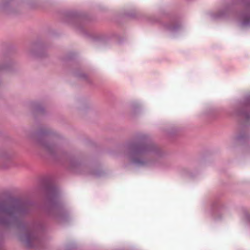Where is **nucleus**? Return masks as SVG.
Listing matches in <instances>:
<instances>
[{"label":"nucleus","mask_w":250,"mask_h":250,"mask_svg":"<svg viewBox=\"0 0 250 250\" xmlns=\"http://www.w3.org/2000/svg\"><path fill=\"white\" fill-rule=\"evenodd\" d=\"M30 210V205L27 203L0 202V225L5 227L16 225L19 223V217Z\"/></svg>","instance_id":"obj_1"},{"label":"nucleus","mask_w":250,"mask_h":250,"mask_svg":"<svg viewBox=\"0 0 250 250\" xmlns=\"http://www.w3.org/2000/svg\"><path fill=\"white\" fill-rule=\"evenodd\" d=\"M46 192V199L50 207L49 214L55 216L57 218L62 219L67 215V212L60 200L58 188L52 184L48 183L44 186Z\"/></svg>","instance_id":"obj_2"},{"label":"nucleus","mask_w":250,"mask_h":250,"mask_svg":"<svg viewBox=\"0 0 250 250\" xmlns=\"http://www.w3.org/2000/svg\"><path fill=\"white\" fill-rule=\"evenodd\" d=\"M42 229L41 223H38L28 227L24 234L21 236V240L29 248H38L42 243L39 235V231Z\"/></svg>","instance_id":"obj_3"},{"label":"nucleus","mask_w":250,"mask_h":250,"mask_svg":"<svg viewBox=\"0 0 250 250\" xmlns=\"http://www.w3.org/2000/svg\"><path fill=\"white\" fill-rule=\"evenodd\" d=\"M44 134H46V132H39L37 134V137L35 139V141L48 152L53 154L57 150V146L48 141L46 137L42 136V135Z\"/></svg>","instance_id":"obj_4"},{"label":"nucleus","mask_w":250,"mask_h":250,"mask_svg":"<svg viewBox=\"0 0 250 250\" xmlns=\"http://www.w3.org/2000/svg\"><path fill=\"white\" fill-rule=\"evenodd\" d=\"M76 76L79 78L84 80L87 82V83L90 84H93V81L87 74L84 72H78L76 74Z\"/></svg>","instance_id":"obj_5"},{"label":"nucleus","mask_w":250,"mask_h":250,"mask_svg":"<svg viewBox=\"0 0 250 250\" xmlns=\"http://www.w3.org/2000/svg\"><path fill=\"white\" fill-rule=\"evenodd\" d=\"M8 66H2L0 68L1 69H4L7 68Z\"/></svg>","instance_id":"obj_6"},{"label":"nucleus","mask_w":250,"mask_h":250,"mask_svg":"<svg viewBox=\"0 0 250 250\" xmlns=\"http://www.w3.org/2000/svg\"><path fill=\"white\" fill-rule=\"evenodd\" d=\"M7 4V1L3 4V7H4Z\"/></svg>","instance_id":"obj_7"}]
</instances>
